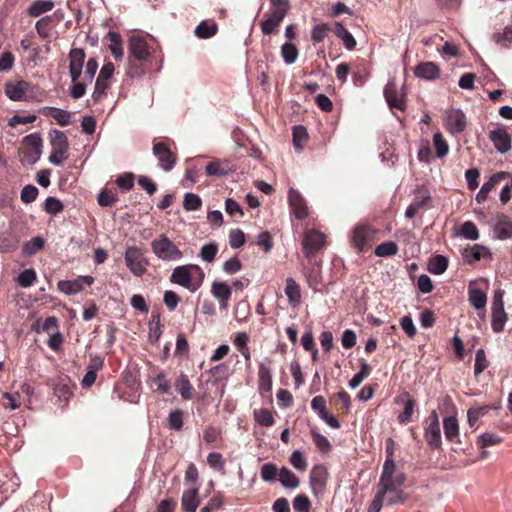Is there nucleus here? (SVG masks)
Returning <instances> with one entry per match:
<instances>
[{
	"label": "nucleus",
	"mask_w": 512,
	"mask_h": 512,
	"mask_svg": "<svg viewBox=\"0 0 512 512\" xmlns=\"http://www.w3.org/2000/svg\"><path fill=\"white\" fill-rule=\"evenodd\" d=\"M405 481L406 475L397 472L394 461L387 458L377 484V490L385 497L386 505L402 504L408 499V494L401 489Z\"/></svg>",
	"instance_id": "nucleus-1"
},
{
	"label": "nucleus",
	"mask_w": 512,
	"mask_h": 512,
	"mask_svg": "<svg viewBox=\"0 0 512 512\" xmlns=\"http://www.w3.org/2000/svg\"><path fill=\"white\" fill-rule=\"evenodd\" d=\"M205 273L203 269L196 264H187L177 266L170 276V281L180 285L190 292H196L203 284Z\"/></svg>",
	"instance_id": "nucleus-2"
},
{
	"label": "nucleus",
	"mask_w": 512,
	"mask_h": 512,
	"mask_svg": "<svg viewBox=\"0 0 512 512\" xmlns=\"http://www.w3.org/2000/svg\"><path fill=\"white\" fill-rule=\"evenodd\" d=\"M271 8L260 21V28L264 35H275L279 26L290 10L289 0H270Z\"/></svg>",
	"instance_id": "nucleus-3"
},
{
	"label": "nucleus",
	"mask_w": 512,
	"mask_h": 512,
	"mask_svg": "<svg viewBox=\"0 0 512 512\" xmlns=\"http://www.w3.org/2000/svg\"><path fill=\"white\" fill-rule=\"evenodd\" d=\"M150 245L152 252L159 260L175 262L183 257V252L165 233L153 239Z\"/></svg>",
	"instance_id": "nucleus-4"
},
{
	"label": "nucleus",
	"mask_w": 512,
	"mask_h": 512,
	"mask_svg": "<svg viewBox=\"0 0 512 512\" xmlns=\"http://www.w3.org/2000/svg\"><path fill=\"white\" fill-rule=\"evenodd\" d=\"M377 229L369 224H358L354 227L350 235L351 246L358 252L368 251L375 240Z\"/></svg>",
	"instance_id": "nucleus-5"
},
{
	"label": "nucleus",
	"mask_w": 512,
	"mask_h": 512,
	"mask_svg": "<svg viewBox=\"0 0 512 512\" xmlns=\"http://www.w3.org/2000/svg\"><path fill=\"white\" fill-rule=\"evenodd\" d=\"M326 245V235L317 229H307L304 232L302 246L304 256L312 261L316 254Z\"/></svg>",
	"instance_id": "nucleus-6"
},
{
	"label": "nucleus",
	"mask_w": 512,
	"mask_h": 512,
	"mask_svg": "<svg viewBox=\"0 0 512 512\" xmlns=\"http://www.w3.org/2000/svg\"><path fill=\"white\" fill-rule=\"evenodd\" d=\"M124 260L128 269L137 277L144 275L149 265L144 252L137 246H130L126 249Z\"/></svg>",
	"instance_id": "nucleus-7"
},
{
	"label": "nucleus",
	"mask_w": 512,
	"mask_h": 512,
	"mask_svg": "<svg viewBox=\"0 0 512 512\" xmlns=\"http://www.w3.org/2000/svg\"><path fill=\"white\" fill-rule=\"evenodd\" d=\"M384 96L390 108L400 111L406 109V94L404 88H398L395 79H390L384 88Z\"/></svg>",
	"instance_id": "nucleus-8"
},
{
	"label": "nucleus",
	"mask_w": 512,
	"mask_h": 512,
	"mask_svg": "<svg viewBox=\"0 0 512 512\" xmlns=\"http://www.w3.org/2000/svg\"><path fill=\"white\" fill-rule=\"evenodd\" d=\"M114 71L115 67L112 62H107L102 66L92 94L95 101H99L106 94L107 89L110 87L109 80L112 78Z\"/></svg>",
	"instance_id": "nucleus-9"
},
{
	"label": "nucleus",
	"mask_w": 512,
	"mask_h": 512,
	"mask_svg": "<svg viewBox=\"0 0 512 512\" xmlns=\"http://www.w3.org/2000/svg\"><path fill=\"white\" fill-rule=\"evenodd\" d=\"M153 154L158 159L161 168L170 171L176 164L177 156L173 153L166 142H153Z\"/></svg>",
	"instance_id": "nucleus-10"
},
{
	"label": "nucleus",
	"mask_w": 512,
	"mask_h": 512,
	"mask_svg": "<svg viewBox=\"0 0 512 512\" xmlns=\"http://www.w3.org/2000/svg\"><path fill=\"white\" fill-rule=\"evenodd\" d=\"M425 439L432 449H437L441 445V430L439 418L436 411H432L426 419Z\"/></svg>",
	"instance_id": "nucleus-11"
},
{
	"label": "nucleus",
	"mask_w": 512,
	"mask_h": 512,
	"mask_svg": "<svg viewBox=\"0 0 512 512\" xmlns=\"http://www.w3.org/2000/svg\"><path fill=\"white\" fill-rule=\"evenodd\" d=\"M430 202L431 195L428 189L424 186L418 187L412 203L407 207L405 211V217L408 219L414 218L418 211L427 207Z\"/></svg>",
	"instance_id": "nucleus-12"
},
{
	"label": "nucleus",
	"mask_w": 512,
	"mask_h": 512,
	"mask_svg": "<svg viewBox=\"0 0 512 512\" xmlns=\"http://www.w3.org/2000/svg\"><path fill=\"white\" fill-rule=\"evenodd\" d=\"M85 51L81 48H72L69 52V74L71 81H76L81 77L83 65L85 62Z\"/></svg>",
	"instance_id": "nucleus-13"
},
{
	"label": "nucleus",
	"mask_w": 512,
	"mask_h": 512,
	"mask_svg": "<svg viewBox=\"0 0 512 512\" xmlns=\"http://www.w3.org/2000/svg\"><path fill=\"white\" fill-rule=\"evenodd\" d=\"M288 201L292 213L298 220L305 219L308 214V206L302 195L295 189L291 188L288 192Z\"/></svg>",
	"instance_id": "nucleus-14"
},
{
	"label": "nucleus",
	"mask_w": 512,
	"mask_h": 512,
	"mask_svg": "<svg viewBox=\"0 0 512 512\" xmlns=\"http://www.w3.org/2000/svg\"><path fill=\"white\" fill-rule=\"evenodd\" d=\"M466 127L467 119L461 110L454 109L447 113L446 128L451 134H460L466 129Z\"/></svg>",
	"instance_id": "nucleus-15"
},
{
	"label": "nucleus",
	"mask_w": 512,
	"mask_h": 512,
	"mask_svg": "<svg viewBox=\"0 0 512 512\" xmlns=\"http://www.w3.org/2000/svg\"><path fill=\"white\" fill-rule=\"evenodd\" d=\"M489 139L494 144V147L497 151L500 153H506L508 152L512 145V139L509 133L507 132L506 128L504 127H498L489 133Z\"/></svg>",
	"instance_id": "nucleus-16"
},
{
	"label": "nucleus",
	"mask_w": 512,
	"mask_h": 512,
	"mask_svg": "<svg viewBox=\"0 0 512 512\" xmlns=\"http://www.w3.org/2000/svg\"><path fill=\"white\" fill-rule=\"evenodd\" d=\"M129 54V58L146 61L150 55L146 40L139 36H132L129 39Z\"/></svg>",
	"instance_id": "nucleus-17"
},
{
	"label": "nucleus",
	"mask_w": 512,
	"mask_h": 512,
	"mask_svg": "<svg viewBox=\"0 0 512 512\" xmlns=\"http://www.w3.org/2000/svg\"><path fill=\"white\" fill-rule=\"evenodd\" d=\"M494 232L498 239L512 238V219L504 213H496L494 216Z\"/></svg>",
	"instance_id": "nucleus-18"
},
{
	"label": "nucleus",
	"mask_w": 512,
	"mask_h": 512,
	"mask_svg": "<svg viewBox=\"0 0 512 512\" xmlns=\"http://www.w3.org/2000/svg\"><path fill=\"white\" fill-rule=\"evenodd\" d=\"M30 84L24 80L9 81L5 85V94L13 101H22L25 99L26 92Z\"/></svg>",
	"instance_id": "nucleus-19"
},
{
	"label": "nucleus",
	"mask_w": 512,
	"mask_h": 512,
	"mask_svg": "<svg viewBox=\"0 0 512 512\" xmlns=\"http://www.w3.org/2000/svg\"><path fill=\"white\" fill-rule=\"evenodd\" d=\"M462 256L466 263L474 264L481 259L490 258L491 252L486 246L474 244L472 246L468 245L463 250Z\"/></svg>",
	"instance_id": "nucleus-20"
},
{
	"label": "nucleus",
	"mask_w": 512,
	"mask_h": 512,
	"mask_svg": "<svg viewBox=\"0 0 512 512\" xmlns=\"http://www.w3.org/2000/svg\"><path fill=\"white\" fill-rule=\"evenodd\" d=\"M414 74L420 79L434 81L440 77V67L434 62H421L414 68Z\"/></svg>",
	"instance_id": "nucleus-21"
},
{
	"label": "nucleus",
	"mask_w": 512,
	"mask_h": 512,
	"mask_svg": "<svg viewBox=\"0 0 512 512\" xmlns=\"http://www.w3.org/2000/svg\"><path fill=\"white\" fill-rule=\"evenodd\" d=\"M508 172H497L493 174L490 179L485 182L476 195V201L483 203L487 200L489 193L500 183L501 180L508 177Z\"/></svg>",
	"instance_id": "nucleus-22"
},
{
	"label": "nucleus",
	"mask_w": 512,
	"mask_h": 512,
	"mask_svg": "<svg viewBox=\"0 0 512 512\" xmlns=\"http://www.w3.org/2000/svg\"><path fill=\"white\" fill-rule=\"evenodd\" d=\"M175 389L184 400H191L194 397V387L186 374H180L175 380Z\"/></svg>",
	"instance_id": "nucleus-23"
},
{
	"label": "nucleus",
	"mask_w": 512,
	"mask_h": 512,
	"mask_svg": "<svg viewBox=\"0 0 512 512\" xmlns=\"http://www.w3.org/2000/svg\"><path fill=\"white\" fill-rule=\"evenodd\" d=\"M285 294L291 306L297 307L301 303V289L293 278L286 279Z\"/></svg>",
	"instance_id": "nucleus-24"
},
{
	"label": "nucleus",
	"mask_w": 512,
	"mask_h": 512,
	"mask_svg": "<svg viewBox=\"0 0 512 512\" xmlns=\"http://www.w3.org/2000/svg\"><path fill=\"white\" fill-rule=\"evenodd\" d=\"M52 150H57L60 155H65L69 148L67 136L64 132L53 130L50 133Z\"/></svg>",
	"instance_id": "nucleus-25"
},
{
	"label": "nucleus",
	"mask_w": 512,
	"mask_h": 512,
	"mask_svg": "<svg viewBox=\"0 0 512 512\" xmlns=\"http://www.w3.org/2000/svg\"><path fill=\"white\" fill-rule=\"evenodd\" d=\"M106 39L109 41L108 48L116 60L123 57V40L120 33L109 31Z\"/></svg>",
	"instance_id": "nucleus-26"
},
{
	"label": "nucleus",
	"mask_w": 512,
	"mask_h": 512,
	"mask_svg": "<svg viewBox=\"0 0 512 512\" xmlns=\"http://www.w3.org/2000/svg\"><path fill=\"white\" fill-rule=\"evenodd\" d=\"M181 502L185 512H195L199 505L198 488L184 491Z\"/></svg>",
	"instance_id": "nucleus-27"
},
{
	"label": "nucleus",
	"mask_w": 512,
	"mask_h": 512,
	"mask_svg": "<svg viewBox=\"0 0 512 512\" xmlns=\"http://www.w3.org/2000/svg\"><path fill=\"white\" fill-rule=\"evenodd\" d=\"M328 473L321 465L314 466L310 472V483L312 488L323 489L327 482Z\"/></svg>",
	"instance_id": "nucleus-28"
},
{
	"label": "nucleus",
	"mask_w": 512,
	"mask_h": 512,
	"mask_svg": "<svg viewBox=\"0 0 512 512\" xmlns=\"http://www.w3.org/2000/svg\"><path fill=\"white\" fill-rule=\"evenodd\" d=\"M19 244L18 237L12 232L0 233V252L9 253L17 249Z\"/></svg>",
	"instance_id": "nucleus-29"
},
{
	"label": "nucleus",
	"mask_w": 512,
	"mask_h": 512,
	"mask_svg": "<svg viewBox=\"0 0 512 512\" xmlns=\"http://www.w3.org/2000/svg\"><path fill=\"white\" fill-rule=\"evenodd\" d=\"M332 31L338 38L342 39L348 50H353L356 47L355 38L340 22H335Z\"/></svg>",
	"instance_id": "nucleus-30"
},
{
	"label": "nucleus",
	"mask_w": 512,
	"mask_h": 512,
	"mask_svg": "<svg viewBox=\"0 0 512 512\" xmlns=\"http://www.w3.org/2000/svg\"><path fill=\"white\" fill-rule=\"evenodd\" d=\"M42 113L47 117L55 119L61 126L70 124V113L68 111L56 107H45Z\"/></svg>",
	"instance_id": "nucleus-31"
},
{
	"label": "nucleus",
	"mask_w": 512,
	"mask_h": 512,
	"mask_svg": "<svg viewBox=\"0 0 512 512\" xmlns=\"http://www.w3.org/2000/svg\"><path fill=\"white\" fill-rule=\"evenodd\" d=\"M444 434L448 441L454 442L459 436V424L454 416L445 417L443 420Z\"/></svg>",
	"instance_id": "nucleus-32"
},
{
	"label": "nucleus",
	"mask_w": 512,
	"mask_h": 512,
	"mask_svg": "<svg viewBox=\"0 0 512 512\" xmlns=\"http://www.w3.org/2000/svg\"><path fill=\"white\" fill-rule=\"evenodd\" d=\"M278 479L285 488L295 489L300 484L299 478L287 467H282L279 470Z\"/></svg>",
	"instance_id": "nucleus-33"
},
{
	"label": "nucleus",
	"mask_w": 512,
	"mask_h": 512,
	"mask_svg": "<svg viewBox=\"0 0 512 512\" xmlns=\"http://www.w3.org/2000/svg\"><path fill=\"white\" fill-rule=\"evenodd\" d=\"M448 268V259L443 255H435L428 262V271L435 275L443 274Z\"/></svg>",
	"instance_id": "nucleus-34"
},
{
	"label": "nucleus",
	"mask_w": 512,
	"mask_h": 512,
	"mask_svg": "<svg viewBox=\"0 0 512 512\" xmlns=\"http://www.w3.org/2000/svg\"><path fill=\"white\" fill-rule=\"evenodd\" d=\"M231 168L225 161L215 160L206 165L205 171L208 176H225Z\"/></svg>",
	"instance_id": "nucleus-35"
},
{
	"label": "nucleus",
	"mask_w": 512,
	"mask_h": 512,
	"mask_svg": "<svg viewBox=\"0 0 512 512\" xmlns=\"http://www.w3.org/2000/svg\"><path fill=\"white\" fill-rule=\"evenodd\" d=\"M259 389L264 392H269L272 388V375L270 369L261 363L258 370Z\"/></svg>",
	"instance_id": "nucleus-36"
},
{
	"label": "nucleus",
	"mask_w": 512,
	"mask_h": 512,
	"mask_svg": "<svg viewBox=\"0 0 512 512\" xmlns=\"http://www.w3.org/2000/svg\"><path fill=\"white\" fill-rule=\"evenodd\" d=\"M54 8V2L51 0H36L28 8V14L32 17H38L41 14L51 11Z\"/></svg>",
	"instance_id": "nucleus-37"
},
{
	"label": "nucleus",
	"mask_w": 512,
	"mask_h": 512,
	"mask_svg": "<svg viewBox=\"0 0 512 512\" xmlns=\"http://www.w3.org/2000/svg\"><path fill=\"white\" fill-rule=\"evenodd\" d=\"M218 27L215 22L202 21L195 28V35L200 39H208L217 33Z\"/></svg>",
	"instance_id": "nucleus-38"
},
{
	"label": "nucleus",
	"mask_w": 512,
	"mask_h": 512,
	"mask_svg": "<svg viewBox=\"0 0 512 512\" xmlns=\"http://www.w3.org/2000/svg\"><path fill=\"white\" fill-rule=\"evenodd\" d=\"M211 293L218 300H230L232 290L226 282L215 281L212 283Z\"/></svg>",
	"instance_id": "nucleus-39"
},
{
	"label": "nucleus",
	"mask_w": 512,
	"mask_h": 512,
	"mask_svg": "<svg viewBox=\"0 0 512 512\" xmlns=\"http://www.w3.org/2000/svg\"><path fill=\"white\" fill-rule=\"evenodd\" d=\"M468 294L469 301L474 308L482 309L486 306L487 296L481 289L469 287Z\"/></svg>",
	"instance_id": "nucleus-40"
},
{
	"label": "nucleus",
	"mask_w": 512,
	"mask_h": 512,
	"mask_svg": "<svg viewBox=\"0 0 512 512\" xmlns=\"http://www.w3.org/2000/svg\"><path fill=\"white\" fill-rule=\"evenodd\" d=\"M255 421L264 427H271L275 423V419L270 410L266 408L256 409L253 412Z\"/></svg>",
	"instance_id": "nucleus-41"
},
{
	"label": "nucleus",
	"mask_w": 512,
	"mask_h": 512,
	"mask_svg": "<svg viewBox=\"0 0 512 512\" xmlns=\"http://www.w3.org/2000/svg\"><path fill=\"white\" fill-rule=\"evenodd\" d=\"M57 286L61 292L67 295L77 294L83 290V286L78 278L75 280H61L58 282Z\"/></svg>",
	"instance_id": "nucleus-42"
},
{
	"label": "nucleus",
	"mask_w": 512,
	"mask_h": 512,
	"mask_svg": "<svg viewBox=\"0 0 512 512\" xmlns=\"http://www.w3.org/2000/svg\"><path fill=\"white\" fill-rule=\"evenodd\" d=\"M492 311V322L491 326L495 333H500L504 329V325L507 321V315L504 309H491Z\"/></svg>",
	"instance_id": "nucleus-43"
},
{
	"label": "nucleus",
	"mask_w": 512,
	"mask_h": 512,
	"mask_svg": "<svg viewBox=\"0 0 512 512\" xmlns=\"http://www.w3.org/2000/svg\"><path fill=\"white\" fill-rule=\"evenodd\" d=\"M299 55L295 44L287 42L281 46V56L286 64H293Z\"/></svg>",
	"instance_id": "nucleus-44"
},
{
	"label": "nucleus",
	"mask_w": 512,
	"mask_h": 512,
	"mask_svg": "<svg viewBox=\"0 0 512 512\" xmlns=\"http://www.w3.org/2000/svg\"><path fill=\"white\" fill-rule=\"evenodd\" d=\"M98 204L102 207H111L118 201L116 191L111 189H103L98 195Z\"/></svg>",
	"instance_id": "nucleus-45"
},
{
	"label": "nucleus",
	"mask_w": 512,
	"mask_h": 512,
	"mask_svg": "<svg viewBox=\"0 0 512 512\" xmlns=\"http://www.w3.org/2000/svg\"><path fill=\"white\" fill-rule=\"evenodd\" d=\"M330 31L332 28L326 23L315 25L311 30V41L314 45L322 42Z\"/></svg>",
	"instance_id": "nucleus-46"
},
{
	"label": "nucleus",
	"mask_w": 512,
	"mask_h": 512,
	"mask_svg": "<svg viewBox=\"0 0 512 512\" xmlns=\"http://www.w3.org/2000/svg\"><path fill=\"white\" fill-rule=\"evenodd\" d=\"M398 252V246L393 241H387L379 244L374 254L378 257H390L396 255Z\"/></svg>",
	"instance_id": "nucleus-47"
},
{
	"label": "nucleus",
	"mask_w": 512,
	"mask_h": 512,
	"mask_svg": "<svg viewBox=\"0 0 512 512\" xmlns=\"http://www.w3.org/2000/svg\"><path fill=\"white\" fill-rule=\"evenodd\" d=\"M308 140V133L304 126L293 127V144L296 150L300 151Z\"/></svg>",
	"instance_id": "nucleus-48"
},
{
	"label": "nucleus",
	"mask_w": 512,
	"mask_h": 512,
	"mask_svg": "<svg viewBox=\"0 0 512 512\" xmlns=\"http://www.w3.org/2000/svg\"><path fill=\"white\" fill-rule=\"evenodd\" d=\"M370 373V365L367 362L362 361L360 365V371L357 374H355L353 378L349 381V386L353 389L358 387L364 381V379H366L370 375Z\"/></svg>",
	"instance_id": "nucleus-49"
},
{
	"label": "nucleus",
	"mask_w": 512,
	"mask_h": 512,
	"mask_svg": "<svg viewBox=\"0 0 512 512\" xmlns=\"http://www.w3.org/2000/svg\"><path fill=\"white\" fill-rule=\"evenodd\" d=\"M184 412L180 409L172 410L168 417L167 422L171 430L180 431L183 427Z\"/></svg>",
	"instance_id": "nucleus-50"
},
{
	"label": "nucleus",
	"mask_w": 512,
	"mask_h": 512,
	"mask_svg": "<svg viewBox=\"0 0 512 512\" xmlns=\"http://www.w3.org/2000/svg\"><path fill=\"white\" fill-rule=\"evenodd\" d=\"M207 463L209 464V466L212 469L220 472L221 474H225L226 461L223 458L221 453H218V452L209 453L207 456Z\"/></svg>",
	"instance_id": "nucleus-51"
},
{
	"label": "nucleus",
	"mask_w": 512,
	"mask_h": 512,
	"mask_svg": "<svg viewBox=\"0 0 512 512\" xmlns=\"http://www.w3.org/2000/svg\"><path fill=\"white\" fill-rule=\"evenodd\" d=\"M218 253V244L216 242H210L202 246L199 257L208 263L214 261L216 255Z\"/></svg>",
	"instance_id": "nucleus-52"
},
{
	"label": "nucleus",
	"mask_w": 512,
	"mask_h": 512,
	"mask_svg": "<svg viewBox=\"0 0 512 512\" xmlns=\"http://www.w3.org/2000/svg\"><path fill=\"white\" fill-rule=\"evenodd\" d=\"M433 144L436 150V156L443 158L448 154L449 146L441 132H436L433 136Z\"/></svg>",
	"instance_id": "nucleus-53"
},
{
	"label": "nucleus",
	"mask_w": 512,
	"mask_h": 512,
	"mask_svg": "<svg viewBox=\"0 0 512 512\" xmlns=\"http://www.w3.org/2000/svg\"><path fill=\"white\" fill-rule=\"evenodd\" d=\"M502 437L494 433H484L477 438V445L481 448H487L498 445L502 442Z\"/></svg>",
	"instance_id": "nucleus-54"
},
{
	"label": "nucleus",
	"mask_w": 512,
	"mask_h": 512,
	"mask_svg": "<svg viewBox=\"0 0 512 512\" xmlns=\"http://www.w3.org/2000/svg\"><path fill=\"white\" fill-rule=\"evenodd\" d=\"M152 385L155 387L156 391H159L162 394H167L171 390V383L163 372H160L153 377Z\"/></svg>",
	"instance_id": "nucleus-55"
},
{
	"label": "nucleus",
	"mask_w": 512,
	"mask_h": 512,
	"mask_svg": "<svg viewBox=\"0 0 512 512\" xmlns=\"http://www.w3.org/2000/svg\"><path fill=\"white\" fill-rule=\"evenodd\" d=\"M492 38L495 43L501 45L502 47H509V44L512 42V25H507L502 33H493Z\"/></svg>",
	"instance_id": "nucleus-56"
},
{
	"label": "nucleus",
	"mask_w": 512,
	"mask_h": 512,
	"mask_svg": "<svg viewBox=\"0 0 512 512\" xmlns=\"http://www.w3.org/2000/svg\"><path fill=\"white\" fill-rule=\"evenodd\" d=\"M279 470L274 463H265L261 467L260 475L265 482H274L279 477Z\"/></svg>",
	"instance_id": "nucleus-57"
},
{
	"label": "nucleus",
	"mask_w": 512,
	"mask_h": 512,
	"mask_svg": "<svg viewBox=\"0 0 512 512\" xmlns=\"http://www.w3.org/2000/svg\"><path fill=\"white\" fill-rule=\"evenodd\" d=\"M44 247V239L40 236L32 238L30 241L25 243L23 247V253L31 256L42 250Z\"/></svg>",
	"instance_id": "nucleus-58"
},
{
	"label": "nucleus",
	"mask_w": 512,
	"mask_h": 512,
	"mask_svg": "<svg viewBox=\"0 0 512 512\" xmlns=\"http://www.w3.org/2000/svg\"><path fill=\"white\" fill-rule=\"evenodd\" d=\"M416 403L413 399L409 398L405 404L403 411L398 416V422L400 424H407L411 421L412 415L415 410Z\"/></svg>",
	"instance_id": "nucleus-59"
},
{
	"label": "nucleus",
	"mask_w": 512,
	"mask_h": 512,
	"mask_svg": "<svg viewBox=\"0 0 512 512\" xmlns=\"http://www.w3.org/2000/svg\"><path fill=\"white\" fill-rule=\"evenodd\" d=\"M183 206L187 211H197L202 206V200L197 194L187 193L184 196Z\"/></svg>",
	"instance_id": "nucleus-60"
},
{
	"label": "nucleus",
	"mask_w": 512,
	"mask_h": 512,
	"mask_svg": "<svg viewBox=\"0 0 512 512\" xmlns=\"http://www.w3.org/2000/svg\"><path fill=\"white\" fill-rule=\"evenodd\" d=\"M311 436L315 446L323 453H327L331 450V444L329 440L316 430L311 431Z\"/></svg>",
	"instance_id": "nucleus-61"
},
{
	"label": "nucleus",
	"mask_w": 512,
	"mask_h": 512,
	"mask_svg": "<svg viewBox=\"0 0 512 512\" xmlns=\"http://www.w3.org/2000/svg\"><path fill=\"white\" fill-rule=\"evenodd\" d=\"M461 235L469 240H477L480 236L477 226L472 221H466L462 224Z\"/></svg>",
	"instance_id": "nucleus-62"
},
{
	"label": "nucleus",
	"mask_w": 512,
	"mask_h": 512,
	"mask_svg": "<svg viewBox=\"0 0 512 512\" xmlns=\"http://www.w3.org/2000/svg\"><path fill=\"white\" fill-rule=\"evenodd\" d=\"M63 209L64 205L59 199L50 196L45 200L44 210L48 214L57 215L58 213L62 212Z\"/></svg>",
	"instance_id": "nucleus-63"
},
{
	"label": "nucleus",
	"mask_w": 512,
	"mask_h": 512,
	"mask_svg": "<svg viewBox=\"0 0 512 512\" xmlns=\"http://www.w3.org/2000/svg\"><path fill=\"white\" fill-rule=\"evenodd\" d=\"M293 508L297 512H309L311 508V501L304 494L297 495L293 500Z\"/></svg>",
	"instance_id": "nucleus-64"
}]
</instances>
